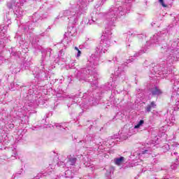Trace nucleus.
<instances>
[{
	"label": "nucleus",
	"instance_id": "4be33fe9",
	"mask_svg": "<svg viewBox=\"0 0 179 179\" xmlns=\"http://www.w3.org/2000/svg\"><path fill=\"white\" fill-rule=\"evenodd\" d=\"M51 51H52V49H47L45 51L42 52V54L43 55L46 54V57H51Z\"/></svg>",
	"mask_w": 179,
	"mask_h": 179
},
{
	"label": "nucleus",
	"instance_id": "c85d7f7f",
	"mask_svg": "<svg viewBox=\"0 0 179 179\" xmlns=\"http://www.w3.org/2000/svg\"><path fill=\"white\" fill-rule=\"evenodd\" d=\"M159 3H161V5H162V6H164V8H166V7H167V6H166V4H164V0H159Z\"/></svg>",
	"mask_w": 179,
	"mask_h": 179
},
{
	"label": "nucleus",
	"instance_id": "09e8293b",
	"mask_svg": "<svg viewBox=\"0 0 179 179\" xmlns=\"http://www.w3.org/2000/svg\"><path fill=\"white\" fill-rule=\"evenodd\" d=\"M171 155L173 156V153H171Z\"/></svg>",
	"mask_w": 179,
	"mask_h": 179
},
{
	"label": "nucleus",
	"instance_id": "3c124183",
	"mask_svg": "<svg viewBox=\"0 0 179 179\" xmlns=\"http://www.w3.org/2000/svg\"><path fill=\"white\" fill-rule=\"evenodd\" d=\"M84 94H87L86 93H85Z\"/></svg>",
	"mask_w": 179,
	"mask_h": 179
},
{
	"label": "nucleus",
	"instance_id": "4c0bfd02",
	"mask_svg": "<svg viewBox=\"0 0 179 179\" xmlns=\"http://www.w3.org/2000/svg\"><path fill=\"white\" fill-rule=\"evenodd\" d=\"M127 48H129V47H131V44H129V43H127Z\"/></svg>",
	"mask_w": 179,
	"mask_h": 179
},
{
	"label": "nucleus",
	"instance_id": "a18cd8bd",
	"mask_svg": "<svg viewBox=\"0 0 179 179\" xmlns=\"http://www.w3.org/2000/svg\"><path fill=\"white\" fill-rule=\"evenodd\" d=\"M90 68H93V66H92V65H90Z\"/></svg>",
	"mask_w": 179,
	"mask_h": 179
},
{
	"label": "nucleus",
	"instance_id": "ddd939ff",
	"mask_svg": "<svg viewBox=\"0 0 179 179\" xmlns=\"http://www.w3.org/2000/svg\"><path fill=\"white\" fill-rule=\"evenodd\" d=\"M151 93L152 96H160L163 92H162V90H159V87H155L151 90Z\"/></svg>",
	"mask_w": 179,
	"mask_h": 179
},
{
	"label": "nucleus",
	"instance_id": "79ce46f5",
	"mask_svg": "<svg viewBox=\"0 0 179 179\" xmlns=\"http://www.w3.org/2000/svg\"><path fill=\"white\" fill-rule=\"evenodd\" d=\"M129 36H132V33L129 32Z\"/></svg>",
	"mask_w": 179,
	"mask_h": 179
},
{
	"label": "nucleus",
	"instance_id": "1a4fd4ad",
	"mask_svg": "<svg viewBox=\"0 0 179 179\" xmlns=\"http://www.w3.org/2000/svg\"><path fill=\"white\" fill-rule=\"evenodd\" d=\"M171 82L173 85V90H175V92H178V90H179V78H177V77H175L174 78L171 79Z\"/></svg>",
	"mask_w": 179,
	"mask_h": 179
},
{
	"label": "nucleus",
	"instance_id": "9d476101",
	"mask_svg": "<svg viewBox=\"0 0 179 179\" xmlns=\"http://www.w3.org/2000/svg\"><path fill=\"white\" fill-rule=\"evenodd\" d=\"M179 95L177 93H173L171 96V100L174 101V100H178L176 102V107L174 108V111H177V110H179Z\"/></svg>",
	"mask_w": 179,
	"mask_h": 179
},
{
	"label": "nucleus",
	"instance_id": "4468645a",
	"mask_svg": "<svg viewBox=\"0 0 179 179\" xmlns=\"http://www.w3.org/2000/svg\"><path fill=\"white\" fill-rule=\"evenodd\" d=\"M14 13L16 15L17 17H22L24 15V12L20 7H18L15 10H14Z\"/></svg>",
	"mask_w": 179,
	"mask_h": 179
},
{
	"label": "nucleus",
	"instance_id": "ea45409f",
	"mask_svg": "<svg viewBox=\"0 0 179 179\" xmlns=\"http://www.w3.org/2000/svg\"><path fill=\"white\" fill-rule=\"evenodd\" d=\"M155 24H156V23H155V22H152V23L151 24V25L152 26V27H155Z\"/></svg>",
	"mask_w": 179,
	"mask_h": 179
},
{
	"label": "nucleus",
	"instance_id": "39448f33",
	"mask_svg": "<svg viewBox=\"0 0 179 179\" xmlns=\"http://www.w3.org/2000/svg\"><path fill=\"white\" fill-rule=\"evenodd\" d=\"M97 76H99V74L97 73V71H92L90 68L84 69L80 71V73H78V77L80 80H85V82H94L92 83V85L95 86V87H97L99 86V84H97ZM93 78L94 79H93Z\"/></svg>",
	"mask_w": 179,
	"mask_h": 179
},
{
	"label": "nucleus",
	"instance_id": "49530a36",
	"mask_svg": "<svg viewBox=\"0 0 179 179\" xmlns=\"http://www.w3.org/2000/svg\"><path fill=\"white\" fill-rule=\"evenodd\" d=\"M113 61H114V62H115V59H113Z\"/></svg>",
	"mask_w": 179,
	"mask_h": 179
},
{
	"label": "nucleus",
	"instance_id": "c03bdc74",
	"mask_svg": "<svg viewBox=\"0 0 179 179\" xmlns=\"http://www.w3.org/2000/svg\"><path fill=\"white\" fill-rule=\"evenodd\" d=\"M41 69H44V67H43V66H42V67H41Z\"/></svg>",
	"mask_w": 179,
	"mask_h": 179
},
{
	"label": "nucleus",
	"instance_id": "c9c22d12",
	"mask_svg": "<svg viewBox=\"0 0 179 179\" xmlns=\"http://www.w3.org/2000/svg\"><path fill=\"white\" fill-rule=\"evenodd\" d=\"M68 80H69V83H71V82H72V78L68 77Z\"/></svg>",
	"mask_w": 179,
	"mask_h": 179
},
{
	"label": "nucleus",
	"instance_id": "72a5a7b5",
	"mask_svg": "<svg viewBox=\"0 0 179 179\" xmlns=\"http://www.w3.org/2000/svg\"><path fill=\"white\" fill-rule=\"evenodd\" d=\"M146 153H149V150H143L141 152L142 155H146Z\"/></svg>",
	"mask_w": 179,
	"mask_h": 179
},
{
	"label": "nucleus",
	"instance_id": "f03ea898",
	"mask_svg": "<svg viewBox=\"0 0 179 179\" xmlns=\"http://www.w3.org/2000/svg\"><path fill=\"white\" fill-rule=\"evenodd\" d=\"M107 20V27L105 29V32L103 35L101 36V40L98 47L96 48V54L92 55L90 64H92L94 66L99 64V57H100V54L101 52H106L108 47H110L111 42L110 40L111 39V34L113 32L111 30L115 27V22L113 21V19H106Z\"/></svg>",
	"mask_w": 179,
	"mask_h": 179
},
{
	"label": "nucleus",
	"instance_id": "473e14b6",
	"mask_svg": "<svg viewBox=\"0 0 179 179\" xmlns=\"http://www.w3.org/2000/svg\"><path fill=\"white\" fill-rule=\"evenodd\" d=\"M39 76H41V78H43V76H45V72L44 71H43V72H41L39 74Z\"/></svg>",
	"mask_w": 179,
	"mask_h": 179
},
{
	"label": "nucleus",
	"instance_id": "2eb2a0df",
	"mask_svg": "<svg viewBox=\"0 0 179 179\" xmlns=\"http://www.w3.org/2000/svg\"><path fill=\"white\" fill-rule=\"evenodd\" d=\"M152 108H156V103L155 101H152L150 104L145 107V113H150V111H152Z\"/></svg>",
	"mask_w": 179,
	"mask_h": 179
},
{
	"label": "nucleus",
	"instance_id": "423d86ee",
	"mask_svg": "<svg viewBox=\"0 0 179 179\" xmlns=\"http://www.w3.org/2000/svg\"><path fill=\"white\" fill-rule=\"evenodd\" d=\"M76 33H78L76 27H69L67 32L64 34V39L62 40L63 44H64V45H66V44H69V43H71V41H72L71 37L76 36Z\"/></svg>",
	"mask_w": 179,
	"mask_h": 179
},
{
	"label": "nucleus",
	"instance_id": "dca6fc26",
	"mask_svg": "<svg viewBox=\"0 0 179 179\" xmlns=\"http://www.w3.org/2000/svg\"><path fill=\"white\" fill-rule=\"evenodd\" d=\"M125 64H123L121 65L120 67H118L117 70L115 71V76H120V75H124V70H122V68L125 66Z\"/></svg>",
	"mask_w": 179,
	"mask_h": 179
},
{
	"label": "nucleus",
	"instance_id": "f3484780",
	"mask_svg": "<svg viewBox=\"0 0 179 179\" xmlns=\"http://www.w3.org/2000/svg\"><path fill=\"white\" fill-rule=\"evenodd\" d=\"M143 52H145V50H140L138 53H136L134 55V56H131L129 57V59L127 60V62H126V64H129V62H132V61H134V58H135V57H139V55H141V54H143Z\"/></svg>",
	"mask_w": 179,
	"mask_h": 179
},
{
	"label": "nucleus",
	"instance_id": "e433bc0d",
	"mask_svg": "<svg viewBox=\"0 0 179 179\" xmlns=\"http://www.w3.org/2000/svg\"><path fill=\"white\" fill-rule=\"evenodd\" d=\"M73 103H78V100H76L75 98H73Z\"/></svg>",
	"mask_w": 179,
	"mask_h": 179
},
{
	"label": "nucleus",
	"instance_id": "20e7f679",
	"mask_svg": "<svg viewBox=\"0 0 179 179\" xmlns=\"http://www.w3.org/2000/svg\"><path fill=\"white\" fill-rule=\"evenodd\" d=\"M135 0H124V3L122 6L120 4L112 5L106 13V19H112L113 22H117V17L125 16L131 10V3Z\"/></svg>",
	"mask_w": 179,
	"mask_h": 179
},
{
	"label": "nucleus",
	"instance_id": "c756f323",
	"mask_svg": "<svg viewBox=\"0 0 179 179\" xmlns=\"http://www.w3.org/2000/svg\"><path fill=\"white\" fill-rule=\"evenodd\" d=\"M12 85H13V86H15V87H19V86H20V83H15V84L13 83V84H11V86H12Z\"/></svg>",
	"mask_w": 179,
	"mask_h": 179
},
{
	"label": "nucleus",
	"instance_id": "37998d69",
	"mask_svg": "<svg viewBox=\"0 0 179 179\" xmlns=\"http://www.w3.org/2000/svg\"><path fill=\"white\" fill-rule=\"evenodd\" d=\"M173 155H178V152H173Z\"/></svg>",
	"mask_w": 179,
	"mask_h": 179
},
{
	"label": "nucleus",
	"instance_id": "6e6552de",
	"mask_svg": "<svg viewBox=\"0 0 179 179\" xmlns=\"http://www.w3.org/2000/svg\"><path fill=\"white\" fill-rule=\"evenodd\" d=\"M100 100H101V96H100V94H96L95 96H90L89 98V103L91 106H97Z\"/></svg>",
	"mask_w": 179,
	"mask_h": 179
},
{
	"label": "nucleus",
	"instance_id": "6ab92c4d",
	"mask_svg": "<svg viewBox=\"0 0 179 179\" xmlns=\"http://www.w3.org/2000/svg\"><path fill=\"white\" fill-rule=\"evenodd\" d=\"M73 176H75V173L72 172V171L67 170L65 171L66 178H73Z\"/></svg>",
	"mask_w": 179,
	"mask_h": 179
},
{
	"label": "nucleus",
	"instance_id": "a211bd4d",
	"mask_svg": "<svg viewBox=\"0 0 179 179\" xmlns=\"http://www.w3.org/2000/svg\"><path fill=\"white\" fill-rule=\"evenodd\" d=\"M92 141H93V136L88 134L85 137L84 140L80 142H84V143H90Z\"/></svg>",
	"mask_w": 179,
	"mask_h": 179
},
{
	"label": "nucleus",
	"instance_id": "0eeeda50",
	"mask_svg": "<svg viewBox=\"0 0 179 179\" xmlns=\"http://www.w3.org/2000/svg\"><path fill=\"white\" fill-rule=\"evenodd\" d=\"M26 2H27V0H10L7 3V8L15 10L18 8H20V6H23Z\"/></svg>",
	"mask_w": 179,
	"mask_h": 179
},
{
	"label": "nucleus",
	"instance_id": "58836bf2",
	"mask_svg": "<svg viewBox=\"0 0 179 179\" xmlns=\"http://www.w3.org/2000/svg\"><path fill=\"white\" fill-rule=\"evenodd\" d=\"M10 125V128H14V126H13V124H9Z\"/></svg>",
	"mask_w": 179,
	"mask_h": 179
},
{
	"label": "nucleus",
	"instance_id": "2f4dec72",
	"mask_svg": "<svg viewBox=\"0 0 179 179\" xmlns=\"http://www.w3.org/2000/svg\"><path fill=\"white\" fill-rule=\"evenodd\" d=\"M36 17H38V15L37 14H35L33 15V22H37V19H35Z\"/></svg>",
	"mask_w": 179,
	"mask_h": 179
},
{
	"label": "nucleus",
	"instance_id": "5701e85b",
	"mask_svg": "<svg viewBox=\"0 0 179 179\" xmlns=\"http://www.w3.org/2000/svg\"><path fill=\"white\" fill-rule=\"evenodd\" d=\"M143 124H145V121H143V120H140L138 122V123L134 127V128L136 129H138V128H141V127H142V125H143Z\"/></svg>",
	"mask_w": 179,
	"mask_h": 179
},
{
	"label": "nucleus",
	"instance_id": "7c9ffc66",
	"mask_svg": "<svg viewBox=\"0 0 179 179\" xmlns=\"http://www.w3.org/2000/svg\"><path fill=\"white\" fill-rule=\"evenodd\" d=\"M56 128H60L61 131H62V129H65V127H64V126H61L59 124H57Z\"/></svg>",
	"mask_w": 179,
	"mask_h": 179
},
{
	"label": "nucleus",
	"instance_id": "aec40b11",
	"mask_svg": "<svg viewBox=\"0 0 179 179\" xmlns=\"http://www.w3.org/2000/svg\"><path fill=\"white\" fill-rule=\"evenodd\" d=\"M40 38L38 36H36L33 38L31 44L34 45V47H37V45H40Z\"/></svg>",
	"mask_w": 179,
	"mask_h": 179
},
{
	"label": "nucleus",
	"instance_id": "a878e982",
	"mask_svg": "<svg viewBox=\"0 0 179 179\" xmlns=\"http://www.w3.org/2000/svg\"><path fill=\"white\" fill-rule=\"evenodd\" d=\"M96 20H97L92 17V20H89L87 24H94L96 23Z\"/></svg>",
	"mask_w": 179,
	"mask_h": 179
},
{
	"label": "nucleus",
	"instance_id": "b1692460",
	"mask_svg": "<svg viewBox=\"0 0 179 179\" xmlns=\"http://www.w3.org/2000/svg\"><path fill=\"white\" fill-rule=\"evenodd\" d=\"M115 139H117V137L115 136H113L108 140V143H110L112 142V143H115Z\"/></svg>",
	"mask_w": 179,
	"mask_h": 179
},
{
	"label": "nucleus",
	"instance_id": "8fccbe9b",
	"mask_svg": "<svg viewBox=\"0 0 179 179\" xmlns=\"http://www.w3.org/2000/svg\"><path fill=\"white\" fill-rule=\"evenodd\" d=\"M41 36H43V34H41Z\"/></svg>",
	"mask_w": 179,
	"mask_h": 179
},
{
	"label": "nucleus",
	"instance_id": "de8ad7c7",
	"mask_svg": "<svg viewBox=\"0 0 179 179\" xmlns=\"http://www.w3.org/2000/svg\"><path fill=\"white\" fill-rule=\"evenodd\" d=\"M48 29H51V28L49 27L48 28Z\"/></svg>",
	"mask_w": 179,
	"mask_h": 179
},
{
	"label": "nucleus",
	"instance_id": "cd10ccee",
	"mask_svg": "<svg viewBox=\"0 0 179 179\" xmlns=\"http://www.w3.org/2000/svg\"><path fill=\"white\" fill-rule=\"evenodd\" d=\"M112 86H113V83H109L107 85V87H106V90L107 92H108V90H111L113 89Z\"/></svg>",
	"mask_w": 179,
	"mask_h": 179
},
{
	"label": "nucleus",
	"instance_id": "a19ab883",
	"mask_svg": "<svg viewBox=\"0 0 179 179\" xmlns=\"http://www.w3.org/2000/svg\"><path fill=\"white\" fill-rule=\"evenodd\" d=\"M127 138H128L127 136H125L123 138V140L125 141V140H127Z\"/></svg>",
	"mask_w": 179,
	"mask_h": 179
},
{
	"label": "nucleus",
	"instance_id": "bb28decb",
	"mask_svg": "<svg viewBox=\"0 0 179 179\" xmlns=\"http://www.w3.org/2000/svg\"><path fill=\"white\" fill-rule=\"evenodd\" d=\"M74 50H76V51H78V53L76 55L77 58H79V57H80V54H82V52L79 50V48H78V47H75Z\"/></svg>",
	"mask_w": 179,
	"mask_h": 179
},
{
	"label": "nucleus",
	"instance_id": "f8f14e48",
	"mask_svg": "<svg viewBox=\"0 0 179 179\" xmlns=\"http://www.w3.org/2000/svg\"><path fill=\"white\" fill-rule=\"evenodd\" d=\"M113 162L116 166H121V164H123V163H125V157H120L117 158H115L113 159Z\"/></svg>",
	"mask_w": 179,
	"mask_h": 179
},
{
	"label": "nucleus",
	"instance_id": "f704fd0d",
	"mask_svg": "<svg viewBox=\"0 0 179 179\" xmlns=\"http://www.w3.org/2000/svg\"><path fill=\"white\" fill-rule=\"evenodd\" d=\"M164 148L166 149V150H169V149H170V146L169 145H164L163 147V149H164Z\"/></svg>",
	"mask_w": 179,
	"mask_h": 179
},
{
	"label": "nucleus",
	"instance_id": "f257e3e1",
	"mask_svg": "<svg viewBox=\"0 0 179 179\" xmlns=\"http://www.w3.org/2000/svg\"><path fill=\"white\" fill-rule=\"evenodd\" d=\"M160 38V41H159ZM167 39V31H162L153 35L150 38V42L152 45L159 43L160 51L162 54H165V59L169 64H173L179 59V43L177 41H171L169 47L165 40Z\"/></svg>",
	"mask_w": 179,
	"mask_h": 179
},
{
	"label": "nucleus",
	"instance_id": "393cba45",
	"mask_svg": "<svg viewBox=\"0 0 179 179\" xmlns=\"http://www.w3.org/2000/svg\"><path fill=\"white\" fill-rule=\"evenodd\" d=\"M107 0H101L98 2V3L96 4V6H95V8H99V6H101V5H104V3Z\"/></svg>",
	"mask_w": 179,
	"mask_h": 179
},
{
	"label": "nucleus",
	"instance_id": "7ed1b4c3",
	"mask_svg": "<svg viewBox=\"0 0 179 179\" xmlns=\"http://www.w3.org/2000/svg\"><path fill=\"white\" fill-rule=\"evenodd\" d=\"M90 2H93V0H78L75 4L71 1V8L70 10H64L63 12L64 16H69V21L73 24L78 23V19L80 17V15H83L87 11V5Z\"/></svg>",
	"mask_w": 179,
	"mask_h": 179
},
{
	"label": "nucleus",
	"instance_id": "9b49d317",
	"mask_svg": "<svg viewBox=\"0 0 179 179\" xmlns=\"http://www.w3.org/2000/svg\"><path fill=\"white\" fill-rule=\"evenodd\" d=\"M78 159L75 157H72L71 155H70L69 157H68V161L66 163L67 166H75V164H76V162H77Z\"/></svg>",
	"mask_w": 179,
	"mask_h": 179
},
{
	"label": "nucleus",
	"instance_id": "412c9836",
	"mask_svg": "<svg viewBox=\"0 0 179 179\" xmlns=\"http://www.w3.org/2000/svg\"><path fill=\"white\" fill-rule=\"evenodd\" d=\"M23 173H24V171L23 169H21L18 172L15 173L13 177H14V178H19V177H20Z\"/></svg>",
	"mask_w": 179,
	"mask_h": 179
}]
</instances>
